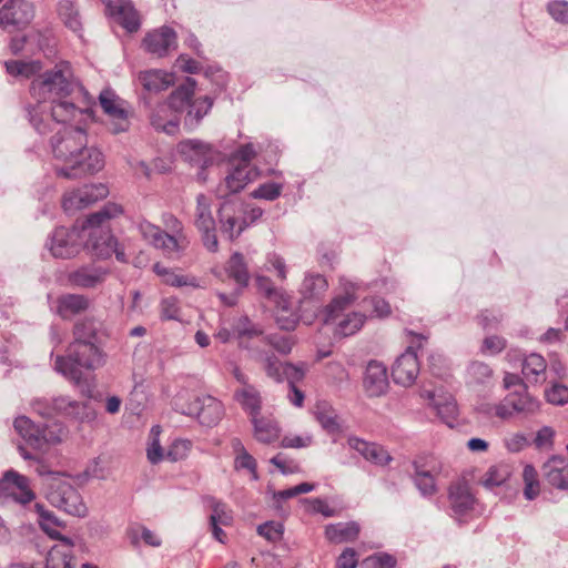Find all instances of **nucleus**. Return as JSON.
<instances>
[{"label": "nucleus", "mask_w": 568, "mask_h": 568, "mask_svg": "<svg viewBox=\"0 0 568 568\" xmlns=\"http://www.w3.org/2000/svg\"><path fill=\"white\" fill-rule=\"evenodd\" d=\"M78 88L80 84L68 61H60L52 69L40 72L29 88L30 95L37 102L27 106L31 125L40 134H45L52 122L65 123L78 115H89V109L77 106L71 99Z\"/></svg>", "instance_id": "1"}, {"label": "nucleus", "mask_w": 568, "mask_h": 568, "mask_svg": "<svg viewBox=\"0 0 568 568\" xmlns=\"http://www.w3.org/2000/svg\"><path fill=\"white\" fill-rule=\"evenodd\" d=\"M53 158L64 165L55 169L60 178L75 180L101 171L104 156L95 146H89L88 134L80 126H63L50 140Z\"/></svg>", "instance_id": "2"}, {"label": "nucleus", "mask_w": 568, "mask_h": 568, "mask_svg": "<svg viewBox=\"0 0 568 568\" xmlns=\"http://www.w3.org/2000/svg\"><path fill=\"white\" fill-rule=\"evenodd\" d=\"M106 358L100 342H71L65 355L57 356L54 367L75 385H80L83 372H94L103 367Z\"/></svg>", "instance_id": "3"}, {"label": "nucleus", "mask_w": 568, "mask_h": 568, "mask_svg": "<svg viewBox=\"0 0 568 568\" xmlns=\"http://www.w3.org/2000/svg\"><path fill=\"white\" fill-rule=\"evenodd\" d=\"M355 285L349 283L344 293L334 297L324 308V323L334 325V336L348 337L357 333L366 321L361 312L345 313L355 302Z\"/></svg>", "instance_id": "4"}, {"label": "nucleus", "mask_w": 568, "mask_h": 568, "mask_svg": "<svg viewBox=\"0 0 568 568\" xmlns=\"http://www.w3.org/2000/svg\"><path fill=\"white\" fill-rule=\"evenodd\" d=\"M32 409L47 418L62 416L80 423H90L95 418V409L89 402H79L67 395L51 399L36 398L31 402Z\"/></svg>", "instance_id": "5"}, {"label": "nucleus", "mask_w": 568, "mask_h": 568, "mask_svg": "<svg viewBox=\"0 0 568 568\" xmlns=\"http://www.w3.org/2000/svg\"><path fill=\"white\" fill-rule=\"evenodd\" d=\"M45 497L52 506L69 515L83 517L87 514L81 495L64 475L51 474L45 479Z\"/></svg>", "instance_id": "6"}, {"label": "nucleus", "mask_w": 568, "mask_h": 568, "mask_svg": "<svg viewBox=\"0 0 568 568\" xmlns=\"http://www.w3.org/2000/svg\"><path fill=\"white\" fill-rule=\"evenodd\" d=\"M539 402L527 392L525 385H520L518 390L509 393L493 409L500 419L507 420L516 415H530L538 410Z\"/></svg>", "instance_id": "7"}, {"label": "nucleus", "mask_w": 568, "mask_h": 568, "mask_svg": "<svg viewBox=\"0 0 568 568\" xmlns=\"http://www.w3.org/2000/svg\"><path fill=\"white\" fill-rule=\"evenodd\" d=\"M99 102L109 118L108 125L112 133L118 134L129 130L130 112L126 101L115 94L114 91L105 89L101 91Z\"/></svg>", "instance_id": "8"}, {"label": "nucleus", "mask_w": 568, "mask_h": 568, "mask_svg": "<svg viewBox=\"0 0 568 568\" xmlns=\"http://www.w3.org/2000/svg\"><path fill=\"white\" fill-rule=\"evenodd\" d=\"M178 151L185 162L201 169L197 178L201 181H205L206 176L204 175L203 170L211 165L217 156V152L213 149V146L201 140L189 139L181 141L178 144Z\"/></svg>", "instance_id": "9"}, {"label": "nucleus", "mask_w": 568, "mask_h": 568, "mask_svg": "<svg viewBox=\"0 0 568 568\" xmlns=\"http://www.w3.org/2000/svg\"><path fill=\"white\" fill-rule=\"evenodd\" d=\"M244 214L245 210L242 203L234 201H225L222 203L217 211L220 232L222 235L230 241L237 239L247 227Z\"/></svg>", "instance_id": "10"}, {"label": "nucleus", "mask_w": 568, "mask_h": 568, "mask_svg": "<svg viewBox=\"0 0 568 568\" xmlns=\"http://www.w3.org/2000/svg\"><path fill=\"white\" fill-rule=\"evenodd\" d=\"M33 18V6L26 0H9L0 9V27L9 32L24 29Z\"/></svg>", "instance_id": "11"}, {"label": "nucleus", "mask_w": 568, "mask_h": 568, "mask_svg": "<svg viewBox=\"0 0 568 568\" xmlns=\"http://www.w3.org/2000/svg\"><path fill=\"white\" fill-rule=\"evenodd\" d=\"M83 240L81 231L77 227H57L48 243L49 250L54 257L71 258L82 248Z\"/></svg>", "instance_id": "12"}, {"label": "nucleus", "mask_w": 568, "mask_h": 568, "mask_svg": "<svg viewBox=\"0 0 568 568\" xmlns=\"http://www.w3.org/2000/svg\"><path fill=\"white\" fill-rule=\"evenodd\" d=\"M2 498H11L21 505H26L31 503L36 495L30 488L29 479L10 469L0 478V499Z\"/></svg>", "instance_id": "13"}, {"label": "nucleus", "mask_w": 568, "mask_h": 568, "mask_svg": "<svg viewBox=\"0 0 568 568\" xmlns=\"http://www.w3.org/2000/svg\"><path fill=\"white\" fill-rule=\"evenodd\" d=\"M108 193L109 190L106 185L102 183L84 185L83 187L65 193L62 201V207L67 213L73 214L74 212L85 209L94 202L106 197Z\"/></svg>", "instance_id": "14"}, {"label": "nucleus", "mask_w": 568, "mask_h": 568, "mask_svg": "<svg viewBox=\"0 0 568 568\" xmlns=\"http://www.w3.org/2000/svg\"><path fill=\"white\" fill-rule=\"evenodd\" d=\"M187 416H196L199 422L207 427L216 425L223 417V404L216 398L205 395L196 397L189 404L187 408L183 410Z\"/></svg>", "instance_id": "15"}, {"label": "nucleus", "mask_w": 568, "mask_h": 568, "mask_svg": "<svg viewBox=\"0 0 568 568\" xmlns=\"http://www.w3.org/2000/svg\"><path fill=\"white\" fill-rule=\"evenodd\" d=\"M144 50L158 58L166 57L178 48L176 32L166 26L154 29L145 34L142 41Z\"/></svg>", "instance_id": "16"}, {"label": "nucleus", "mask_w": 568, "mask_h": 568, "mask_svg": "<svg viewBox=\"0 0 568 568\" xmlns=\"http://www.w3.org/2000/svg\"><path fill=\"white\" fill-rule=\"evenodd\" d=\"M450 515L459 523L475 508L476 499L466 481L452 483L448 488Z\"/></svg>", "instance_id": "17"}, {"label": "nucleus", "mask_w": 568, "mask_h": 568, "mask_svg": "<svg viewBox=\"0 0 568 568\" xmlns=\"http://www.w3.org/2000/svg\"><path fill=\"white\" fill-rule=\"evenodd\" d=\"M205 505L211 509L209 517V524L214 539L224 544L226 540V534L221 526L229 527L233 524L234 514L233 510L224 501L216 499L213 496L204 497Z\"/></svg>", "instance_id": "18"}, {"label": "nucleus", "mask_w": 568, "mask_h": 568, "mask_svg": "<svg viewBox=\"0 0 568 568\" xmlns=\"http://www.w3.org/2000/svg\"><path fill=\"white\" fill-rule=\"evenodd\" d=\"M13 426L17 433L32 448L42 449L47 444L60 442L59 436H54L47 428L36 425L27 416L17 417Z\"/></svg>", "instance_id": "19"}, {"label": "nucleus", "mask_w": 568, "mask_h": 568, "mask_svg": "<svg viewBox=\"0 0 568 568\" xmlns=\"http://www.w3.org/2000/svg\"><path fill=\"white\" fill-rule=\"evenodd\" d=\"M105 6V14L121 24L126 31L135 32L140 28V17L133 4L128 0H101Z\"/></svg>", "instance_id": "20"}, {"label": "nucleus", "mask_w": 568, "mask_h": 568, "mask_svg": "<svg viewBox=\"0 0 568 568\" xmlns=\"http://www.w3.org/2000/svg\"><path fill=\"white\" fill-rule=\"evenodd\" d=\"M419 373V363L416 352L408 347L399 355L392 366V376L396 384L410 386Z\"/></svg>", "instance_id": "21"}, {"label": "nucleus", "mask_w": 568, "mask_h": 568, "mask_svg": "<svg viewBox=\"0 0 568 568\" xmlns=\"http://www.w3.org/2000/svg\"><path fill=\"white\" fill-rule=\"evenodd\" d=\"M388 376L386 366L377 361L367 364L363 386L368 397H379L387 392Z\"/></svg>", "instance_id": "22"}, {"label": "nucleus", "mask_w": 568, "mask_h": 568, "mask_svg": "<svg viewBox=\"0 0 568 568\" xmlns=\"http://www.w3.org/2000/svg\"><path fill=\"white\" fill-rule=\"evenodd\" d=\"M106 274L101 266L83 265L68 274V282L73 287L94 288L104 282Z\"/></svg>", "instance_id": "23"}, {"label": "nucleus", "mask_w": 568, "mask_h": 568, "mask_svg": "<svg viewBox=\"0 0 568 568\" xmlns=\"http://www.w3.org/2000/svg\"><path fill=\"white\" fill-rule=\"evenodd\" d=\"M257 174L255 168L235 165L233 171L224 179V183L219 186L217 192L221 196L237 193L242 191L248 182L255 180Z\"/></svg>", "instance_id": "24"}, {"label": "nucleus", "mask_w": 568, "mask_h": 568, "mask_svg": "<svg viewBox=\"0 0 568 568\" xmlns=\"http://www.w3.org/2000/svg\"><path fill=\"white\" fill-rule=\"evenodd\" d=\"M542 475L548 485L568 490V460L560 456H554L542 466Z\"/></svg>", "instance_id": "25"}, {"label": "nucleus", "mask_w": 568, "mask_h": 568, "mask_svg": "<svg viewBox=\"0 0 568 568\" xmlns=\"http://www.w3.org/2000/svg\"><path fill=\"white\" fill-rule=\"evenodd\" d=\"M414 468V484L418 491L424 497H430L437 493V486L435 481L434 474L439 473L440 467L434 463L426 468V465L422 463L420 459H416L413 462Z\"/></svg>", "instance_id": "26"}, {"label": "nucleus", "mask_w": 568, "mask_h": 568, "mask_svg": "<svg viewBox=\"0 0 568 568\" xmlns=\"http://www.w3.org/2000/svg\"><path fill=\"white\" fill-rule=\"evenodd\" d=\"M347 443L352 449L375 465L385 466L393 459L388 452L376 443H369L358 437H349Z\"/></svg>", "instance_id": "27"}, {"label": "nucleus", "mask_w": 568, "mask_h": 568, "mask_svg": "<svg viewBox=\"0 0 568 568\" xmlns=\"http://www.w3.org/2000/svg\"><path fill=\"white\" fill-rule=\"evenodd\" d=\"M196 82L192 78H186L185 82L180 84L169 97L166 108L174 112H185L193 103V95Z\"/></svg>", "instance_id": "28"}, {"label": "nucleus", "mask_w": 568, "mask_h": 568, "mask_svg": "<svg viewBox=\"0 0 568 568\" xmlns=\"http://www.w3.org/2000/svg\"><path fill=\"white\" fill-rule=\"evenodd\" d=\"M254 428V438L263 444H271L280 438L281 428L272 417L255 416L251 418Z\"/></svg>", "instance_id": "29"}, {"label": "nucleus", "mask_w": 568, "mask_h": 568, "mask_svg": "<svg viewBox=\"0 0 568 568\" xmlns=\"http://www.w3.org/2000/svg\"><path fill=\"white\" fill-rule=\"evenodd\" d=\"M359 530L356 521L329 524L325 527V537L334 544L351 542L357 539Z\"/></svg>", "instance_id": "30"}, {"label": "nucleus", "mask_w": 568, "mask_h": 568, "mask_svg": "<svg viewBox=\"0 0 568 568\" xmlns=\"http://www.w3.org/2000/svg\"><path fill=\"white\" fill-rule=\"evenodd\" d=\"M234 399L250 415L251 418L258 416L262 408V397L253 385H246L234 392Z\"/></svg>", "instance_id": "31"}, {"label": "nucleus", "mask_w": 568, "mask_h": 568, "mask_svg": "<svg viewBox=\"0 0 568 568\" xmlns=\"http://www.w3.org/2000/svg\"><path fill=\"white\" fill-rule=\"evenodd\" d=\"M102 323L93 316L78 320L72 329V342H100L99 333Z\"/></svg>", "instance_id": "32"}, {"label": "nucleus", "mask_w": 568, "mask_h": 568, "mask_svg": "<svg viewBox=\"0 0 568 568\" xmlns=\"http://www.w3.org/2000/svg\"><path fill=\"white\" fill-rule=\"evenodd\" d=\"M90 306L89 298L81 294H65L58 300V314L63 320H69Z\"/></svg>", "instance_id": "33"}, {"label": "nucleus", "mask_w": 568, "mask_h": 568, "mask_svg": "<svg viewBox=\"0 0 568 568\" xmlns=\"http://www.w3.org/2000/svg\"><path fill=\"white\" fill-rule=\"evenodd\" d=\"M547 368L546 359L537 353H531L524 358L521 372L528 382L537 384L546 381Z\"/></svg>", "instance_id": "34"}, {"label": "nucleus", "mask_w": 568, "mask_h": 568, "mask_svg": "<svg viewBox=\"0 0 568 568\" xmlns=\"http://www.w3.org/2000/svg\"><path fill=\"white\" fill-rule=\"evenodd\" d=\"M213 100L210 97H202L193 100V103L186 109L184 115V128L187 131L195 130L202 119L210 112Z\"/></svg>", "instance_id": "35"}, {"label": "nucleus", "mask_w": 568, "mask_h": 568, "mask_svg": "<svg viewBox=\"0 0 568 568\" xmlns=\"http://www.w3.org/2000/svg\"><path fill=\"white\" fill-rule=\"evenodd\" d=\"M139 81L144 90L149 92H161L172 83V75L161 70H148L139 73Z\"/></svg>", "instance_id": "36"}, {"label": "nucleus", "mask_w": 568, "mask_h": 568, "mask_svg": "<svg viewBox=\"0 0 568 568\" xmlns=\"http://www.w3.org/2000/svg\"><path fill=\"white\" fill-rule=\"evenodd\" d=\"M426 394L442 420L448 426H453V423L456 420L458 413L457 404L453 396L447 395L440 397L437 396L434 392H426Z\"/></svg>", "instance_id": "37"}, {"label": "nucleus", "mask_w": 568, "mask_h": 568, "mask_svg": "<svg viewBox=\"0 0 568 568\" xmlns=\"http://www.w3.org/2000/svg\"><path fill=\"white\" fill-rule=\"evenodd\" d=\"M326 278L318 273H307L301 284L300 294L303 300H318L327 291Z\"/></svg>", "instance_id": "38"}, {"label": "nucleus", "mask_w": 568, "mask_h": 568, "mask_svg": "<svg viewBox=\"0 0 568 568\" xmlns=\"http://www.w3.org/2000/svg\"><path fill=\"white\" fill-rule=\"evenodd\" d=\"M189 244L190 241L186 235H174L162 231L154 247L162 250L168 256H180Z\"/></svg>", "instance_id": "39"}, {"label": "nucleus", "mask_w": 568, "mask_h": 568, "mask_svg": "<svg viewBox=\"0 0 568 568\" xmlns=\"http://www.w3.org/2000/svg\"><path fill=\"white\" fill-rule=\"evenodd\" d=\"M225 271L232 280L239 285L240 288L246 287L250 281L247 265L244 262V256L235 252L226 263Z\"/></svg>", "instance_id": "40"}, {"label": "nucleus", "mask_w": 568, "mask_h": 568, "mask_svg": "<svg viewBox=\"0 0 568 568\" xmlns=\"http://www.w3.org/2000/svg\"><path fill=\"white\" fill-rule=\"evenodd\" d=\"M7 72L14 78H32L42 71V63L38 60L22 61L10 60L4 62Z\"/></svg>", "instance_id": "41"}, {"label": "nucleus", "mask_w": 568, "mask_h": 568, "mask_svg": "<svg viewBox=\"0 0 568 568\" xmlns=\"http://www.w3.org/2000/svg\"><path fill=\"white\" fill-rule=\"evenodd\" d=\"M90 237L91 251L95 257L104 260L113 254L116 239L109 231H101L100 235L91 233Z\"/></svg>", "instance_id": "42"}, {"label": "nucleus", "mask_w": 568, "mask_h": 568, "mask_svg": "<svg viewBox=\"0 0 568 568\" xmlns=\"http://www.w3.org/2000/svg\"><path fill=\"white\" fill-rule=\"evenodd\" d=\"M252 357L254 361L262 364L263 369L270 378L276 382L282 381L284 366L274 354L258 351L253 352Z\"/></svg>", "instance_id": "43"}, {"label": "nucleus", "mask_w": 568, "mask_h": 568, "mask_svg": "<svg viewBox=\"0 0 568 568\" xmlns=\"http://www.w3.org/2000/svg\"><path fill=\"white\" fill-rule=\"evenodd\" d=\"M195 225L199 231H207L215 225L211 212V200L202 193L196 196Z\"/></svg>", "instance_id": "44"}, {"label": "nucleus", "mask_w": 568, "mask_h": 568, "mask_svg": "<svg viewBox=\"0 0 568 568\" xmlns=\"http://www.w3.org/2000/svg\"><path fill=\"white\" fill-rule=\"evenodd\" d=\"M121 213L122 207L120 205L109 202L102 209L87 217L83 229L102 227L109 220L119 216Z\"/></svg>", "instance_id": "45"}, {"label": "nucleus", "mask_w": 568, "mask_h": 568, "mask_svg": "<svg viewBox=\"0 0 568 568\" xmlns=\"http://www.w3.org/2000/svg\"><path fill=\"white\" fill-rule=\"evenodd\" d=\"M316 420L329 434H335L341 430L337 415L333 407L327 403H318L314 412Z\"/></svg>", "instance_id": "46"}, {"label": "nucleus", "mask_w": 568, "mask_h": 568, "mask_svg": "<svg viewBox=\"0 0 568 568\" xmlns=\"http://www.w3.org/2000/svg\"><path fill=\"white\" fill-rule=\"evenodd\" d=\"M128 536L133 546H138L140 539L151 547H160L162 544L161 538L154 531L139 524L131 525L128 528Z\"/></svg>", "instance_id": "47"}, {"label": "nucleus", "mask_w": 568, "mask_h": 568, "mask_svg": "<svg viewBox=\"0 0 568 568\" xmlns=\"http://www.w3.org/2000/svg\"><path fill=\"white\" fill-rule=\"evenodd\" d=\"M509 476L510 471L507 465H494L488 468L480 483L485 488L493 489L504 485Z\"/></svg>", "instance_id": "48"}, {"label": "nucleus", "mask_w": 568, "mask_h": 568, "mask_svg": "<svg viewBox=\"0 0 568 568\" xmlns=\"http://www.w3.org/2000/svg\"><path fill=\"white\" fill-rule=\"evenodd\" d=\"M37 514L39 515V525L51 538L58 539L63 537L58 530L57 527L60 526L59 519L54 516V514L48 509L43 505H36Z\"/></svg>", "instance_id": "49"}, {"label": "nucleus", "mask_w": 568, "mask_h": 568, "mask_svg": "<svg viewBox=\"0 0 568 568\" xmlns=\"http://www.w3.org/2000/svg\"><path fill=\"white\" fill-rule=\"evenodd\" d=\"M234 334L241 339L240 346L247 347L243 343V338H253L263 334V329L252 323L247 316H242L237 320L233 327Z\"/></svg>", "instance_id": "50"}, {"label": "nucleus", "mask_w": 568, "mask_h": 568, "mask_svg": "<svg viewBox=\"0 0 568 568\" xmlns=\"http://www.w3.org/2000/svg\"><path fill=\"white\" fill-rule=\"evenodd\" d=\"M493 376V369L484 362H471L467 367V377L470 383L486 384Z\"/></svg>", "instance_id": "51"}, {"label": "nucleus", "mask_w": 568, "mask_h": 568, "mask_svg": "<svg viewBox=\"0 0 568 568\" xmlns=\"http://www.w3.org/2000/svg\"><path fill=\"white\" fill-rule=\"evenodd\" d=\"M257 534L271 542H277L282 539L284 527L277 521H267L257 526Z\"/></svg>", "instance_id": "52"}, {"label": "nucleus", "mask_w": 568, "mask_h": 568, "mask_svg": "<svg viewBox=\"0 0 568 568\" xmlns=\"http://www.w3.org/2000/svg\"><path fill=\"white\" fill-rule=\"evenodd\" d=\"M545 397L549 404L562 406L568 403V386L554 383L545 390Z\"/></svg>", "instance_id": "53"}, {"label": "nucleus", "mask_w": 568, "mask_h": 568, "mask_svg": "<svg viewBox=\"0 0 568 568\" xmlns=\"http://www.w3.org/2000/svg\"><path fill=\"white\" fill-rule=\"evenodd\" d=\"M282 192V185L275 182H267L261 184L257 189H255L251 196L254 199H263L267 201L276 200Z\"/></svg>", "instance_id": "54"}, {"label": "nucleus", "mask_w": 568, "mask_h": 568, "mask_svg": "<svg viewBox=\"0 0 568 568\" xmlns=\"http://www.w3.org/2000/svg\"><path fill=\"white\" fill-rule=\"evenodd\" d=\"M362 566L364 568H395L396 558L389 554L382 552L367 557Z\"/></svg>", "instance_id": "55"}, {"label": "nucleus", "mask_w": 568, "mask_h": 568, "mask_svg": "<svg viewBox=\"0 0 568 568\" xmlns=\"http://www.w3.org/2000/svg\"><path fill=\"white\" fill-rule=\"evenodd\" d=\"M256 155V151L252 143H247L241 145L231 158V162L233 165H247L250 166V162Z\"/></svg>", "instance_id": "56"}, {"label": "nucleus", "mask_w": 568, "mask_h": 568, "mask_svg": "<svg viewBox=\"0 0 568 568\" xmlns=\"http://www.w3.org/2000/svg\"><path fill=\"white\" fill-rule=\"evenodd\" d=\"M234 468L235 470L246 469L252 474L253 479L256 480L258 478L257 463L248 452L234 457Z\"/></svg>", "instance_id": "57"}, {"label": "nucleus", "mask_w": 568, "mask_h": 568, "mask_svg": "<svg viewBox=\"0 0 568 568\" xmlns=\"http://www.w3.org/2000/svg\"><path fill=\"white\" fill-rule=\"evenodd\" d=\"M266 343L283 355L291 353L294 342L288 335H270L265 338Z\"/></svg>", "instance_id": "58"}, {"label": "nucleus", "mask_w": 568, "mask_h": 568, "mask_svg": "<svg viewBox=\"0 0 568 568\" xmlns=\"http://www.w3.org/2000/svg\"><path fill=\"white\" fill-rule=\"evenodd\" d=\"M549 14L560 23H568V2L567 1H551L548 3Z\"/></svg>", "instance_id": "59"}, {"label": "nucleus", "mask_w": 568, "mask_h": 568, "mask_svg": "<svg viewBox=\"0 0 568 568\" xmlns=\"http://www.w3.org/2000/svg\"><path fill=\"white\" fill-rule=\"evenodd\" d=\"M191 448V442L186 439L175 440L170 449L168 450V458L172 462H176L186 456Z\"/></svg>", "instance_id": "60"}, {"label": "nucleus", "mask_w": 568, "mask_h": 568, "mask_svg": "<svg viewBox=\"0 0 568 568\" xmlns=\"http://www.w3.org/2000/svg\"><path fill=\"white\" fill-rule=\"evenodd\" d=\"M505 347H506L505 338H503L500 336L491 335L484 339L483 346H481V352L490 354V355H496V354L500 353L501 351H504Z\"/></svg>", "instance_id": "61"}, {"label": "nucleus", "mask_w": 568, "mask_h": 568, "mask_svg": "<svg viewBox=\"0 0 568 568\" xmlns=\"http://www.w3.org/2000/svg\"><path fill=\"white\" fill-rule=\"evenodd\" d=\"M139 231L144 240L150 242L153 246L155 242H159V236L161 235L162 230L146 221L139 223Z\"/></svg>", "instance_id": "62"}, {"label": "nucleus", "mask_w": 568, "mask_h": 568, "mask_svg": "<svg viewBox=\"0 0 568 568\" xmlns=\"http://www.w3.org/2000/svg\"><path fill=\"white\" fill-rule=\"evenodd\" d=\"M364 303L373 308V314L376 317H386L390 314V305L382 297H372L365 300Z\"/></svg>", "instance_id": "63"}, {"label": "nucleus", "mask_w": 568, "mask_h": 568, "mask_svg": "<svg viewBox=\"0 0 568 568\" xmlns=\"http://www.w3.org/2000/svg\"><path fill=\"white\" fill-rule=\"evenodd\" d=\"M357 555L353 548H346L337 558L336 568H356Z\"/></svg>", "instance_id": "64"}]
</instances>
